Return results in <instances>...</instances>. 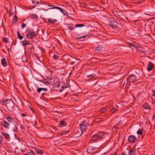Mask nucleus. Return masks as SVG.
I'll use <instances>...</instances> for the list:
<instances>
[{
    "instance_id": "774afa93",
    "label": "nucleus",
    "mask_w": 155,
    "mask_h": 155,
    "mask_svg": "<svg viewBox=\"0 0 155 155\" xmlns=\"http://www.w3.org/2000/svg\"><path fill=\"white\" fill-rule=\"evenodd\" d=\"M35 3H37V4H39V2H36Z\"/></svg>"
},
{
    "instance_id": "72a5a7b5",
    "label": "nucleus",
    "mask_w": 155,
    "mask_h": 155,
    "mask_svg": "<svg viewBox=\"0 0 155 155\" xmlns=\"http://www.w3.org/2000/svg\"><path fill=\"white\" fill-rule=\"evenodd\" d=\"M117 109V107H113L110 109V111L112 113H114L116 112Z\"/></svg>"
},
{
    "instance_id": "13d9d810",
    "label": "nucleus",
    "mask_w": 155,
    "mask_h": 155,
    "mask_svg": "<svg viewBox=\"0 0 155 155\" xmlns=\"http://www.w3.org/2000/svg\"><path fill=\"white\" fill-rule=\"evenodd\" d=\"M75 63V62H73V61H72V62H70V64H72V65H73L74 64V63Z\"/></svg>"
},
{
    "instance_id": "338daca9",
    "label": "nucleus",
    "mask_w": 155,
    "mask_h": 155,
    "mask_svg": "<svg viewBox=\"0 0 155 155\" xmlns=\"http://www.w3.org/2000/svg\"><path fill=\"white\" fill-rule=\"evenodd\" d=\"M42 10H43V11H47L48 10H47V9L45 10V9H42Z\"/></svg>"
},
{
    "instance_id": "393cba45",
    "label": "nucleus",
    "mask_w": 155,
    "mask_h": 155,
    "mask_svg": "<svg viewBox=\"0 0 155 155\" xmlns=\"http://www.w3.org/2000/svg\"><path fill=\"white\" fill-rule=\"evenodd\" d=\"M143 106V107L145 109H149L150 108V106L147 103H144Z\"/></svg>"
},
{
    "instance_id": "f3484780",
    "label": "nucleus",
    "mask_w": 155,
    "mask_h": 155,
    "mask_svg": "<svg viewBox=\"0 0 155 155\" xmlns=\"http://www.w3.org/2000/svg\"><path fill=\"white\" fill-rule=\"evenodd\" d=\"M94 27H93L91 25H89L87 28H86V31H87L89 34H90V32L94 31Z\"/></svg>"
},
{
    "instance_id": "a878e982",
    "label": "nucleus",
    "mask_w": 155,
    "mask_h": 155,
    "mask_svg": "<svg viewBox=\"0 0 155 155\" xmlns=\"http://www.w3.org/2000/svg\"><path fill=\"white\" fill-rule=\"evenodd\" d=\"M48 22L51 24H53L55 22L57 21V20L56 19H52L51 18H49L48 19Z\"/></svg>"
},
{
    "instance_id": "6e6552de",
    "label": "nucleus",
    "mask_w": 155,
    "mask_h": 155,
    "mask_svg": "<svg viewBox=\"0 0 155 155\" xmlns=\"http://www.w3.org/2000/svg\"><path fill=\"white\" fill-rule=\"evenodd\" d=\"M48 6L52 7V8H48V9H57L60 10L61 12L64 15H66V12L65 11H64L63 9L61 7L55 6L54 5H48Z\"/></svg>"
},
{
    "instance_id": "20e7f679",
    "label": "nucleus",
    "mask_w": 155,
    "mask_h": 155,
    "mask_svg": "<svg viewBox=\"0 0 155 155\" xmlns=\"http://www.w3.org/2000/svg\"><path fill=\"white\" fill-rule=\"evenodd\" d=\"M107 25L109 27H111L113 28H119V24L117 22L114 20L113 19H110L109 21V23L107 24Z\"/></svg>"
},
{
    "instance_id": "cd10ccee",
    "label": "nucleus",
    "mask_w": 155,
    "mask_h": 155,
    "mask_svg": "<svg viewBox=\"0 0 155 155\" xmlns=\"http://www.w3.org/2000/svg\"><path fill=\"white\" fill-rule=\"evenodd\" d=\"M42 91H48V89L46 88L40 87V88H38L37 89V91L38 93H40Z\"/></svg>"
},
{
    "instance_id": "e2e57ef3",
    "label": "nucleus",
    "mask_w": 155,
    "mask_h": 155,
    "mask_svg": "<svg viewBox=\"0 0 155 155\" xmlns=\"http://www.w3.org/2000/svg\"><path fill=\"white\" fill-rule=\"evenodd\" d=\"M152 118H153V120L155 119V114L153 116Z\"/></svg>"
},
{
    "instance_id": "37998d69",
    "label": "nucleus",
    "mask_w": 155,
    "mask_h": 155,
    "mask_svg": "<svg viewBox=\"0 0 155 155\" xmlns=\"http://www.w3.org/2000/svg\"><path fill=\"white\" fill-rule=\"evenodd\" d=\"M95 76V75L94 73H92V74L89 75L87 76V77H89L92 78L93 77Z\"/></svg>"
},
{
    "instance_id": "58836bf2",
    "label": "nucleus",
    "mask_w": 155,
    "mask_h": 155,
    "mask_svg": "<svg viewBox=\"0 0 155 155\" xmlns=\"http://www.w3.org/2000/svg\"><path fill=\"white\" fill-rule=\"evenodd\" d=\"M128 155H133V149H131L127 153Z\"/></svg>"
},
{
    "instance_id": "bb28decb",
    "label": "nucleus",
    "mask_w": 155,
    "mask_h": 155,
    "mask_svg": "<svg viewBox=\"0 0 155 155\" xmlns=\"http://www.w3.org/2000/svg\"><path fill=\"white\" fill-rule=\"evenodd\" d=\"M60 85L61 86V82L57 81L54 84V86L52 88H54L55 87H58Z\"/></svg>"
},
{
    "instance_id": "4468645a",
    "label": "nucleus",
    "mask_w": 155,
    "mask_h": 155,
    "mask_svg": "<svg viewBox=\"0 0 155 155\" xmlns=\"http://www.w3.org/2000/svg\"><path fill=\"white\" fill-rule=\"evenodd\" d=\"M93 134V135L91 138V140L92 141L96 142L100 140L98 136L96 135V133H95V134Z\"/></svg>"
},
{
    "instance_id": "412c9836",
    "label": "nucleus",
    "mask_w": 155,
    "mask_h": 155,
    "mask_svg": "<svg viewBox=\"0 0 155 155\" xmlns=\"http://www.w3.org/2000/svg\"><path fill=\"white\" fill-rule=\"evenodd\" d=\"M21 42L22 44L25 49V47L27 45H29L30 44V43L28 41L25 40L22 41H21Z\"/></svg>"
},
{
    "instance_id": "c756f323",
    "label": "nucleus",
    "mask_w": 155,
    "mask_h": 155,
    "mask_svg": "<svg viewBox=\"0 0 155 155\" xmlns=\"http://www.w3.org/2000/svg\"><path fill=\"white\" fill-rule=\"evenodd\" d=\"M39 81H41L44 84H51L50 83L49 81H46L44 79L40 80Z\"/></svg>"
},
{
    "instance_id": "603ef678",
    "label": "nucleus",
    "mask_w": 155,
    "mask_h": 155,
    "mask_svg": "<svg viewBox=\"0 0 155 155\" xmlns=\"http://www.w3.org/2000/svg\"><path fill=\"white\" fill-rule=\"evenodd\" d=\"M29 108H30V110H31V111H32L33 112V113H35V111H34V110H33V108H32L31 107H30V106H29Z\"/></svg>"
},
{
    "instance_id": "a18cd8bd",
    "label": "nucleus",
    "mask_w": 155,
    "mask_h": 155,
    "mask_svg": "<svg viewBox=\"0 0 155 155\" xmlns=\"http://www.w3.org/2000/svg\"><path fill=\"white\" fill-rule=\"evenodd\" d=\"M137 3H141L143 2V0H134Z\"/></svg>"
},
{
    "instance_id": "f257e3e1",
    "label": "nucleus",
    "mask_w": 155,
    "mask_h": 155,
    "mask_svg": "<svg viewBox=\"0 0 155 155\" xmlns=\"http://www.w3.org/2000/svg\"><path fill=\"white\" fill-rule=\"evenodd\" d=\"M0 104L2 106L6 107L7 110L6 111L14 112L15 104L11 99H7L0 101Z\"/></svg>"
},
{
    "instance_id": "7c9ffc66",
    "label": "nucleus",
    "mask_w": 155,
    "mask_h": 155,
    "mask_svg": "<svg viewBox=\"0 0 155 155\" xmlns=\"http://www.w3.org/2000/svg\"><path fill=\"white\" fill-rule=\"evenodd\" d=\"M122 124V121L120 120L117 124L114 126V127L115 128H117L118 126H121Z\"/></svg>"
},
{
    "instance_id": "f03ea898",
    "label": "nucleus",
    "mask_w": 155,
    "mask_h": 155,
    "mask_svg": "<svg viewBox=\"0 0 155 155\" xmlns=\"http://www.w3.org/2000/svg\"><path fill=\"white\" fill-rule=\"evenodd\" d=\"M78 36V39L79 41H84L87 40L91 36V35L89 34L87 31L85 30L84 32L79 34Z\"/></svg>"
},
{
    "instance_id": "bf43d9fd",
    "label": "nucleus",
    "mask_w": 155,
    "mask_h": 155,
    "mask_svg": "<svg viewBox=\"0 0 155 155\" xmlns=\"http://www.w3.org/2000/svg\"><path fill=\"white\" fill-rule=\"evenodd\" d=\"M46 95V93H43L42 94L41 96L42 97H44V95Z\"/></svg>"
},
{
    "instance_id": "39448f33",
    "label": "nucleus",
    "mask_w": 155,
    "mask_h": 155,
    "mask_svg": "<svg viewBox=\"0 0 155 155\" xmlns=\"http://www.w3.org/2000/svg\"><path fill=\"white\" fill-rule=\"evenodd\" d=\"M67 26L68 25V28L69 29L71 30H74L76 28L78 27H81L85 26V25L83 24H77L75 25H74L72 24H66Z\"/></svg>"
},
{
    "instance_id": "ea45409f",
    "label": "nucleus",
    "mask_w": 155,
    "mask_h": 155,
    "mask_svg": "<svg viewBox=\"0 0 155 155\" xmlns=\"http://www.w3.org/2000/svg\"><path fill=\"white\" fill-rule=\"evenodd\" d=\"M8 39L7 38L5 37H3L2 38V41L5 43H7L8 41Z\"/></svg>"
},
{
    "instance_id": "c9c22d12",
    "label": "nucleus",
    "mask_w": 155,
    "mask_h": 155,
    "mask_svg": "<svg viewBox=\"0 0 155 155\" xmlns=\"http://www.w3.org/2000/svg\"><path fill=\"white\" fill-rule=\"evenodd\" d=\"M34 30H32L31 29H30V28L28 27L27 28L26 31V32L28 33H30V32H31L32 31H33Z\"/></svg>"
},
{
    "instance_id": "49530a36",
    "label": "nucleus",
    "mask_w": 155,
    "mask_h": 155,
    "mask_svg": "<svg viewBox=\"0 0 155 155\" xmlns=\"http://www.w3.org/2000/svg\"><path fill=\"white\" fill-rule=\"evenodd\" d=\"M26 27V25L23 22V23L21 25V28L22 29L24 28H25Z\"/></svg>"
},
{
    "instance_id": "423d86ee",
    "label": "nucleus",
    "mask_w": 155,
    "mask_h": 155,
    "mask_svg": "<svg viewBox=\"0 0 155 155\" xmlns=\"http://www.w3.org/2000/svg\"><path fill=\"white\" fill-rule=\"evenodd\" d=\"M137 74V73L136 72L134 74L130 75L127 78V80L129 83L134 82L137 80L136 77Z\"/></svg>"
},
{
    "instance_id": "e433bc0d",
    "label": "nucleus",
    "mask_w": 155,
    "mask_h": 155,
    "mask_svg": "<svg viewBox=\"0 0 155 155\" xmlns=\"http://www.w3.org/2000/svg\"><path fill=\"white\" fill-rule=\"evenodd\" d=\"M107 107H102L101 109V113H104L107 110Z\"/></svg>"
},
{
    "instance_id": "09e8293b",
    "label": "nucleus",
    "mask_w": 155,
    "mask_h": 155,
    "mask_svg": "<svg viewBox=\"0 0 155 155\" xmlns=\"http://www.w3.org/2000/svg\"><path fill=\"white\" fill-rule=\"evenodd\" d=\"M14 135L15 139H17L19 141H20V140L19 138L18 137H17L16 135L15 134H14Z\"/></svg>"
},
{
    "instance_id": "6e6d98bb",
    "label": "nucleus",
    "mask_w": 155,
    "mask_h": 155,
    "mask_svg": "<svg viewBox=\"0 0 155 155\" xmlns=\"http://www.w3.org/2000/svg\"><path fill=\"white\" fill-rule=\"evenodd\" d=\"M2 139H3L2 137L1 136H0V144H1V142L2 140Z\"/></svg>"
},
{
    "instance_id": "69168bd1",
    "label": "nucleus",
    "mask_w": 155,
    "mask_h": 155,
    "mask_svg": "<svg viewBox=\"0 0 155 155\" xmlns=\"http://www.w3.org/2000/svg\"><path fill=\"white\" fill-rule=\"evenodd\" d=\"M25 34V33H21V34L22 35H23V36Z\"/></svg>"
},
{
    "instance_id": "4be33fe9",
    "label": "nucleus",
    "mask_w": 155,
    "mask_h": 155,
    "mask_svg": "<svg viewBox=\"0 0 155 155\" xmlns=\"http://www.w3.org/2000/svg\"><path fill=\"white\" fill-rule=\"evenodd\" d=\"M24 155H35L34 152L31 150H29L26 153H23Z\"/></svg>"
},
{
    "instance_id": "f8f14e48",
    "label": "nucleus",
    "mask_w": 155,
    "mask_h": 155,
    "mask_svg": "<svg viewBox=\"0 0 155 155\" xmlns=\"http://www.w3.org/2000/svg\"><path fill=\"white\" fill-rule=\"evenodd\" d=\"M67 123L63 120L60 121L58 124V127L65 129L67 128Z\"/></svg>"
},
{
    "instance_id": "5fc2aeb1",
    "label": "nucleus",
    "mask_w": 155,
    "mask_h": 155,
    "mask_svg": "<svg viewBox=\"0 0 155 155\" xmlns=\"http://www.w3.org/2000/svg\"><path fill=\"white\" fill-rule=\"evenodd\" d=\"M16 43H17V41H16V40H14V41L13 43L12 44V45L14 44V45H15L16 44Z\"/></svg>"
},
{
    "instance_id": "aec40b11",
    "label": "nucleus",
    "mask_w": 155,
    "mask_h": 155,
    "mask_svg": "<svg viewBox=\"0 0 155 155\" xmlns=\"http://www.w3.org/2000/svg\"><path fill=\"white\" fill-rule=\"evenodd\" d=\"M101 87L99 85H94L93 86V90L96 92L98 91L101 88Z\"/></svg>"
},
{
    "instance_id": "ddd939ff",
    "label": "nucleus",
    "mask_w": 155,
    "mask_h": 155,
    "mask_svg": "<svg viewBox=\"0 0 155 155\" xmlns=\"http://www.w3.org/2000/svg\"><path fill=\"white\" fill-rule=\"evenodd\" d=\"M97 148L93 147L91 146H89L87 149V152L88 153H93L95 152H94L95 150Z\"/></svg>"
},
{
    "instance_id": "a19ab883",
    "label": "nucleus",
    "mask_w": 155,
    "mask_h": 155,
    "mask_svg": "<svg viewBox=\"0 0 155 155\" xmlns=\"http://www.w3.org/2000/svg\"><path fill=\"white\" fill-rule=\"evenodd\" d=\"M143 130L140 129L138 130L137 132V134L138 135H142L143 134Z\"/></svg>"
},
{
    "instance_id": "5701e85b",
    "label": "nucleus",
    "mask_w": 155,
    "mask_h": 155,
    "mask_svg": "<svg viewBox=\"0 0 155 155\" xmlns=\"http://www.w3.org/2000/svg\"><path fill=\"white\" fill-rule=\"evenodd\" d=\"M35 149L36 153H38L40 155H42L44 153L43 150L36 148H35Z\"/></svg>"
},
{
    "instance_id": "2f4dec72",
    "label": "nucleus",
    "mask_w": 155,
    "mask_h": 155,
    "mask_svg": "<svg viewBox=\"0 0 155 155\" xmlns=\"http://www.w3.org/2000/svg\"><path fill=\"white\" fill-rule=\"evenodd\" d=\"M17 36L18 38L20 40H22L23 38V36L21 35V34L18 31L17 33Z\"/></svg>"
},
{
    "instance_id": "052dcab7",
    "label": "nucleus",
    "mask_w": 155,
    "mask_h": 155,
    "mask_svg": "<svg viewBox=\"0 0 155 155\" xmlns=\"http://www.w3.org/2000/svg\"><path fill=\"white\" fill-rule=\"evenodd\" d=\"M10 15H12L14 13H12V12H11V11L10 10Z\"/></svg>"
},
{
    "instance_id": "2eb2a0df",
    "label": "nucleus",
    "mask_w": 155,
    "mask_h": 155,
    "mask_svg": "<svg viewBox=\"0 0 155 155\" xmlns=\"http://www.w3.org/2000/svg\"><path fill=\"white\" fill-rule=\"evenodd\" d=\"M154 66L153 64L151 61H149L148 65L147 70L148 71H151L153 69V68L154 67Z\"/></svg>"
},
{
    "instance_id": "9d476101",
    "label": "nucleus",
    "mask_w": 155,
    "mask_h": 155,
    "mask_svg": "<svg viewBox=\"0 0 155 155\" xmlns=\"http://www.w3.org/2000/svg\"><path fill=\"white\" fill-rule=\"evenodd\" d=\"M137 140L136 137L133 135H130L128 137V141L130 143H134Z\"/></svg>"
},
{
    "instance_id": "f704fd0d",
    "label": "nucleus",
    "mask_w": 155,
    "mask_h": 155,
    "mask_svg": "<svg viewBox=\"0 0 155 155\" xmlns=\"http://www.w3.org/2000/svg\"><path fill=\"white\" fill-rule=\"evenodd\" d=\"M2 133L5 136L6 139H8L9 138V136L8 134L5 133Z\"/></svg>"
},
{
    "instance_id": "7ed1b4c3",
    "label": "nucleus",
    "mask_w": 155,
    "mask_h": 155,
    "mask_svg": "<svg viewBox=\"0 0 155 155\" xmlns=\"http://www.w3.org/2000/svg\"><path fill=\"white\" fill-rule=\"evenodd\" d=\"M95 133H96V135L98 136L100 140L101 139L104 138L107 135V133L105 132L98 131L97 130H93L92 133V134H95Z\"/></svg>"
},
{
    "instance_id": "9b49d317",
    "label": "nucleus",
    "mask_w": 155,
    "mask_h": 155,
    "mask_svg": "<svg viewBox=\"0 0 155 155\" xmlns=\"http://www.w3.org/2000/svg\"><path fill=\"white\" fill-rule=\"evenodd\" d=\"M61 86L62 89H60V92H61L64 88L69 87V85L67 82L61 81Z\"/></svg>"
},
{
    "instance_id": "de8ad7c7",
    "label": "nucleus",
    "mask_w": 155,
    "mask_h": 155,
    "mask_svg": "<svg viewBox=\"0 0 155 155\" xmlns=\"http://www.w3.org/2000/svg\"><path fill=\"white\" fill-rule=\"evenodd\" d=\"M30 49L31 50V51H32V52H33V51H35V48L33 46H32L30 48Z\"/></svg>"
},
{
    "instance_id": "680f3d73",
    "label": "nucleus",
    "mask_w": 155,
    "mask_h": 155,
    "mask_svg": "<svg viewBox=\"0 0 155 155\" xmlns=\"http://www.w3.org/2000/svg\"><path fill=\"white\" fill-rule=\"evenodd\" d=\"M153 95L155 97V91H153Z\"/></svg>"
},
{
    "instance_id": "1a4fd4ad",
    "label": "nucleus",
    "mask_w": 155,
    "mask_h": 155,
    "mask_svg": "<svg viewBox=\"0 0 155 155\" xmlns=\"http://www.w3.org/2000/svg\"><path fill=\"white\" fill-rule=\"evenodd\" d=\"M37 34L36 31H32L31 32L27 33L26 35V36L28 38L33 39L35 37H36Z\"/></svg>"
},
{
    "instance_id": "473e14b6",
    "label": "nucleus",
    "mask_w": 155,
    "mask_h": 155,
    "mask_svg": "<svg viewBox=\"0 0 155 155\" xmlns=\"http://www.w3.org/2000/svg\"><path fill=\"white\" fill-rule=\"evenodd\" d=\"M31 18L33 19H36L38 18V16L35 14H32L31 15Z\"/></svg>"
},
{
    "instance_id": "b1692460",
    "label": "nucleus",
    "mask_w": 155,
    "mask_h": 155,
    "mask_svg": "<svg viewBox=\"0 0 155 155\" xmlns=\"http://www.w3.org/2000/svg\"><path fill=\"white\" fill-rule=\"evenodd\" d=\"M1 64L4 67H6L7 65V63L6 61V59L3 58L1 60Z\"/></svg>"
},
{
    "instance_id": "864d4df0",
    "label": "nucleus",
    "mask_w": 155,
    "mask_h": 155,
    "mask_svg": "<svg viewBox=\"0 0 155 155\" xmlns=\"http://www.w3.org/2000/svg\"><path fill=\"white\" fill-rule=\"evenodd\" d=\"M21 116L23 117H25L27 116V115L25 114H21Z\"/></svg>"
},
{
    "instance_id": "3c124183",
    "label": "nucleus",
    "mask_w": 155,
    "mask_h": 155,
    "mask_svg": "<svg viewBox=\"0 0 155 155\" xmlns=\"http://www.w3.org/2000/svg\"><path fill=\"white\" fill-rule=\"evenodd\" d=\"M121 155H128L126 152H124L121 153Z\"/></svg>"
},
{
    "instance_id": "c03bdc74",
    "label": "nucleus",
    "mask_w": 155,
    "mask_h": 155,
    "mask_svg": "<svg viewBox=\"0 0 155 155\" xmlns=\"http://www.w3.org/2000/svg\"><path fill=\"white\" fill-rule=\"evenodd\" d=\"M58 57H59V56H57L55 54H54L53 56V58L55 60H58Z\"/></svg>"
},
{
    "instance_id": "4d7b16f0",
    "label": "nucleus",
    "mask_w": 155,
    "mask_h": 155,
    "mask_svg": "<svg viewBox=\"0 0 155 155\" xmlns=\"http://www.w3.org/2000/svg\"><path fill=\"white\" fill-rule=\"evenodd\" d=\"M126 2H124L123 3V4H124V5H125L126 7H127V6H128L129 5H128L126 3Z\"/></svg>"
},
{
    "instance_id": "a211bd4d",
    "label": "nucleus",
    "mask_w": 155,
    "mask_h": 155,
    "mask_svg": "<svg viewBox=\"0 0 155 155\" xmlns=\"http://www.w3.org/2000/svg\"><path fill=\"white\" fill-rule=\"evenodd\" d=\"M104 49V48L101 45H99L96 48L95 50L97 52L99 53L103 51Z\"/></svg>"
},
{
    "instance_id": "0eeeda50",
    "label": "nucleus",
    "mask_w": 155,
    "mask_h": 155,
    "mask_svg": "<svg viewBox=\"0 0 155 155\" xmlns=\"http://www.w3.org/2000/svg\"><path fill=\"white\" fill-rule=\"evenodd\" d=\"M89 125V124L87 122H85L82 123L79 125L81 130L84 132L87 129Z\"/></svg>"
},
{
    "instance_id": "79ce46f5",
    "label": "nucleus",
    "mask_w": 155,
    "mask_h": 155,
    "mask_svg": "<svg viewBox=\"0 0 155 155\" xmlns=\"http://www.w3.org/2000/svg\"><path fill=\"white\" fill-rule=\"evenodd\" d=\"M6 118L9 122H10L11 121H12L13 120V119L12 118L9 116L8 117H6Z\"/></svg>"
},
{
    "instance_id": "6ab92c4d",
    "label": "nucleus",
    "mask_w": 155,
    "mask_h": 155,
    "mask_svg": "<svg viewBox=\"0 0 155 155\" xmlns=\"http://www.w3.org/2000/svg\"><path fill=\"white\" fill-rule=\"evenodd\" d=\"M83 133V132L81 130L80 131L75 130V132L74 133V134L76 135V137H79Z\"/></svg>"
},
{
    "instance_id": "8fccbe9b",
    "label": "nucleus",
    "mask_w": 155,
    "mask_h": 155,
    "mask_svg": "<svg viewBox=\"0 0 155 155\" xmlns=\"http://www.w3.org/2000/svg\"><path fill=\"white\" fill-rule=\"evenodd\" d=\"M17 18H17V16L16 15H15V16H14V17L13 19H14V20H15V21H17Z\"/></svg>"
},
{
    "instance_id": "4c0bfd02",
    "label": "nucleus",
    "mask_w": 155,
    "mask_h": 155,
    "mask_svg": "<svg viewBox=\"0 0 155 155\" xmlns=\"http://www.w3.org/2000/svg\"><path fill=\"white\" fill-rule=\"evenodd\" d=\"M130 46H132L136 48H137L138 47H139L138 46H137L136 44V43H130Z\"/></svg>"
},
{
    "instance_id": "dca6fc26",
    "label": "nucleus",
    "mask_w": 155,
    "mask_h": 155,
    "mask_svg": "<svg viewBox=\"0 0 155 155\" xmlns=\"http://www.w3.org/2000/svg\"><path fill=\"white\" fill-rule=\"evenodd\" d=\"M1 124L3 126L5 127L7 129L9 128L10 124L6 121L4 120L3 121L1 122Z\"/></svg>"
},
{
    "instance_id": "0e129e2a",
    "label": "nucleus",
    "mask_w": 155,
    "mask_h": 155,
    "mask_svg": "<svg viewBox=\"0 0 155 155\" xmlns=\"http://www.w3.org/2000/svg\"><path fill=\"white\" fill-rule=\"evenodd\" d=\"M74 96H75L74 98L76 99L75 100L77 101H78V100L76 99V97H77V96L76 95H74Z\"/></svg>"
},
{
    "instance_id": "c85d7f7f",
    "label": "nucleus",
    "mask_w": 155,
    "mask_h": 155,
    "mask_svg": "<svg viewBox=\"0 0 155 155\" xmlns=\"http://www.w3.org/2000/svg\"><path fill=\"white\" fill-rule=\"evenodd\" d=\"M12 131L15 132H17L18 130V128L15 124H14L12 127Z\"/></svg>"
}]
</instances>
